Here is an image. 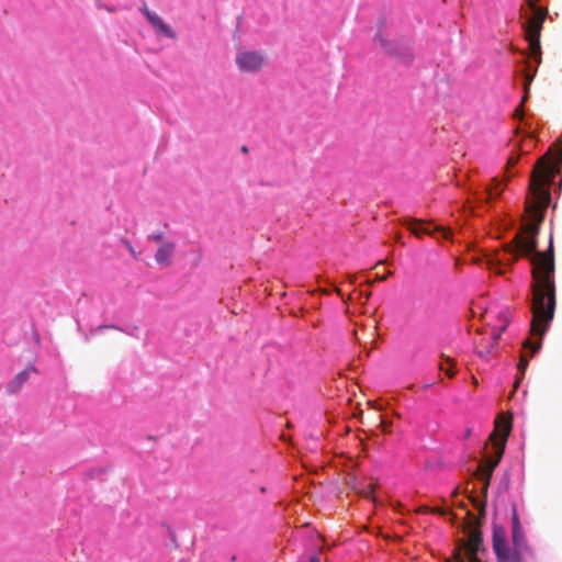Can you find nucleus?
Listing matches in <instances>:
<instances>
[{
  "label": "nucleus",
  "mask_w": 562,
  "mask_h": 562,
  "mask_svg": "<svg viewBox=\"0 0 562 562\" xmlns=\"http://www.w3.org/2000/svg\"><path fill=\"white\" fill-rule=\"evenodd\" d=\"M428 510H429V508L427 506L420 507L418 509L419 513H427Z\"/></svg>",
  "instance_id": "obj_30"
},
{
  "label": "nucleus",
  "mask_w": 562,
  "mask_h": 562,
  "mask_svg": "<svg viewBox=\"0 0 562 562\" xmlns=\"http://www.w3.org/2000/svg\"><path fill=\"white\" fill-rule=\"evenodd\" d=\"M527 367H528V358L525 355H522L520 357L519 362H518L517 369L524 375L525 374V370H526Z\"/></svg>",
  "instance_id": "obj_22"
},
{
  "label": "nucleus",
  "mask_w": 562,
  "mask_h": 562,
  "mask_svg": "<svg viewBox=\"0 0 562 562\" xmlns=\"http://www.w3.org/2000/svg\"><path fill=\"white\" fill-rule=\"evenodd\" d=\"M471 502L472 504L474 505V507L479 510V514L480 516L484 517L485 516V507H486V502H480L476 497H471Z\"/></svg>",
  "instance_id": "obj_19"
},
{
  "label": "nucleus",
  "mask_w": 562,
  "mask_h": 562,
  "mask_svg": "<svg viewBox=\"0 0 562 562\" xmlns=\"http://www.w3.org/2000/svg\"><path fill=\"white\" fill-rule=\"evenodd\" d=\"M490 269H491L493 272H495V273H498V274H502V273H503V271H502L501 269H498V265H496V263H493V265L491 266V268H490Z\"/></svg>",
  "instance_id": "obj_26"
},
{
  "label": "nucleus",
  "mask_w": 562,
  "mask_h": 562,
  "mask_svg": "<svg viewBox=\"0 0 562 562\" xmlns=\"http://www.w3.org/2000/svg\"><path fill=\"white\" fill-rule=\"evenodd\" d=\"M380 426L383 428L384 431H387L389 427H391V423H386V422L382 420L380 423Z\"/></svg>",
  "instance_id": "obj_27"
},
{
  "label": "nucleus",
  "mask_w": 562,
  "mask_h": 562,
  "mask_svg": "<svg viewBox=\"0 0 562 562\" xmlns=\"http://www.w3.org/2000/svg\"><path fill=\"white\" fill-rule=\"evenodd\" d=\"M375 40L387 54L401 56V47L396 43L390 41L383 33H376Z\"/></svg>",
  "instance_id": "obj_12"
},
{
  "label": "nucleus",
  "mask_w": 562,
  "mask_h": 562,
  "mask_svg": "<svg viewBox=\"0 0 562 562\" xmlns=\"http://www.w3.org/2000/svg\"><path fill=\"white\" fill-rule=\"evenodd\" d=\"M175 250L176 244L173 241H162L155 254L156 262L165 267L170 266Z\"/></svg>",
  "instance_id": "obj_7"
},
{
  "label": "nucleus",
  "mask_w": 562,
  "mask_h": 562,
  "mask_svg": "<svg viewBox=\"0 0 562 562\" xmlns=\"http://www.w3.org/2000/svg\"><path fill=\"white\" fill-rule=\"evenodd\" d=\"M517 157H512L509 160H508V165L509 166H514L516 162H517Z\"/></svg>",
  "instance_id": "obj_28"
},
{
  "label": "nucleus",
  "mask_w": 562,
  "mask_h": 562,
  "mask_svg": "<svg viewBox=\"0 0 562 562\" xmlns=\"http://www.w3.org/2000/svg\"><path fill=\"white\" fill-rule=\"evenodd\" d=\"M525 79H526V80H525V85H524L525 95H524V98H522V100H521V103L518 105V108H517V109L515 110V112H514V116H515L516 119H519V120H521V119L524 117V109H522V106H524V102H525V101L527 100V98H528V93H529V85H530V82H531V80H532V76H531V75H526V78H525Z\"/></svg>",
  "instance_id": "obj_16"
},
{
  "label": "nucleus",
  "mask_w": 562,
  "mask_h": 562,
  "mask_svg": "<svg viewBox=\"0 0 562 562\" xmlns=\"http://www.w3.org/2000/svg\"><path fill=\"white\" fill-rule=\"evenodd\" d=\"M492 183L493 186H488L485 190L486 196L482 199L483 202H490L491 200L496 199L504 190V186H501V182L497 179H493Z\"/></svg>",
  "instance_id": "obj_15"
},
{
  "label": "nucleus",
  "mask_w": 562,
  "mask_h": 562,
  "mask_svg": "<svg viewBox=\"0 0 562 562\" xmlns=\"http://www.w3.org/2000/svg\"><path fill=\"white\" fill-rule=\"evenodd\" d=\"M548 10L532 5V15L528 20L527 35L540 36L542 24L546 20Z\"/></svg>",
  "instance_id": "obj_6"
},
{
  "label": "nucleus",
  "mask_w": 562,
  "mask_h": 562,
  "mask_svg": "<svg viewBox=\"0 0 562 562\" xmlns=\"http://www.w3.org/2000/svg\"><path fill=\"white\" fill-rule=\"evenodd\" d=\"M493 549L496 555H501L507 549L506 530L502 526H494L493 529Z\"/></svg>",
  "instance_id": "obj_10"
},
{
  "label": "nucleus",
  "mask_w": 562,
  "mask_h": 562,
  "mask_svg": "<svg viewBox=\"0 0 562 562\" xmlns=\"http://www.w3.org/2000/svg\"><path fill=\"white\" fill-rule=\"evenodd\" d=\"M524 347L531 349L530 357H532L540 349L541 342L538 341V342L532 344L530 340H526L525 344H524Z\"/></svg>",
  "instance_id": "obj_20"
},
{
  "label": "nucleus",
  "mask_w": 562,
  "mask_h": 562,
  "mask_svg": "<svg viewBox=\"0 0 562 562\" xmlns=\"http://www.w3.org/2000/svg\"><path fill=\"white\" fill-rule=\"evenodd\" d=\"M512 429V415L510 414H501L495 420V428L490 436V439L493 441L494 447L496 448V457L495 459H490L483 465H480L477 469V474L481 477H488L491 480L492 473L494 469L499 463L505 445L507 441V437Z\"/></svg>",
  "instance_id": "obj_2"
},
{
  "label": "nucleus",
  "mask_w": 562,
  "mask_h": 562,
  "mask_svg": "<svg viewBox=\"0 0 562 562\" xmlns=\"http://www.w3.org/2000/svg\"><path fill=\"white\" fill-rule=\"evenodd\" d=\"M319 291H321L323 294H328V290H326V289H322V290H319Z\"/></svg>",
  "instance_id": "obj_36"
},
{
  "label": "nucleus",
  "mask_w": 562,
  "mask_h": 562,
  "mask_svg": "<svg viewBox=\"0 0 562 562\" xmlns=\"http://www.w3.org/2000/svg\"><path fill=\"white\" fill-rule=\"evenodd\" d=\"M241 151H243V153H247V151H248L247 147H246V146H244V147L241 148Z\"/></svg>",
  "instance_id": "obj_37"
},
{
  "label": "nucleus",
  "mask_w": 562,
  "mask_h": 562,
  "mask_svg": "<svg viewBox=\"0 0 562 562\" xmlns=\"http://www.w3.org/2000/svg\"><path fill=\"white\" fill-rule=\"evenodd\" d=\"M437 513L441 514V515H445L446 512L445 510H441V509H435Z\"/></svg>",
  "instance_id": "obj_35"
},
{
  "label": "nucleus",
  "mask_w": 562,
  "mask_h": 562,
  "mask_svg": "<svg viewBox=\"0 0 562 562\" xmlns=\"http://www.w3.org/2000/svg\"><path fill=\"white\" fill-rule=\"evenodd\" d=\"M352 488L362 497H367V498H372V501L375 502V498L372 496L373 492L375 491L376 488V483H368V484H363V483H358V482H355L352 484Z\"/></svg>",
  "instance_id": "obj_13"
},
{
  "label": "nucleus",
  "mask_w": 562,
  "mask_h": 562,
  "mask_svg": "<svg viewBox=\"0 0 562 562\" xmlns=\"http://www.w3.org/2000/svg\"><path fill=\"white\" fill-rule=\"evenodd\" d=\"M525 549H516L515 547L513 550L507 548L501 555H497L498 562H522L521 553Z\"/></svg>",
  "instance_id": "obj_14"
},
{
  "label": "nucleus",
  "mask_w": 562,
  "mask_h": 562,
  "mask_svg": "<svg viewBox=\"0 0 562 562\" xmlns=\"http://www.w3.org/2000/svg\"><path fill=\"white\" fill-rule=\"evenodd\" d=\"M442 361L440 362L439 370L443 371L449 378H453L456 371L453 370L454 362L449 357H442Z\"/></svg>",
  "instance_id": "obj_18"
},
{
  "label": "nucleus",
  "mask_w": 562,
  "mask_h": 562,
  "mask_svg": "<svg viewBox=\"0 0 562 562\" xmlns=\"http://www.w3.org/2000/svg\"><path fill=\"white\" fill-rule=\"evenodd\" d=\"M349 281L350 283H355L356 282V277L355 276H349Z\"/></svg>",
  "instance_id": "obj_32"
},
{
  "label": "nucleus",
  "mask_w": 562,
  "mask_h": 562,
  "mask_svg": "<svg viewBox=\"0 0 562 562\" xmlns=\"http://www.w3.org/2000/svg\"><path fill=\"white\" fill-rule=\"evenodd\" d=\"M479 355L482 357V358H488L491 355H492V350L491 349H482L479 351Z\"/></svg>",
  "instance_id": "obj_25"
},
{
  "label": "nucleus",
  "mask_w": 562,
  "mask_h": 562,
  "mask_svg": "<svg viewBox=\"0 0 562 562\" xmlns=\"http://www.w3.org/2000/svg\"><path fill=\"white\" fill-rule=\"evenodd\" d=\"M386 279V277H376L375 280L376 281H384Z\"/></svg>",
  "instance_id": "obj_33"
},
{
  "label": "nucleus",
  "mask_w": 562,
  "mask_h": 562,
  "mask_svg": "<svg viewBox=\"0 0 562 562\" xmlns=\"http://www.w3.org/2000/svg\"><path fill=\"white\" fill-rule=\"evenodd\" d=\"M334 291L338 294V295H341V291L339 288H335Z\"/></svg>",
  "instance_id": "obj_34"
},
{
  "label": "nucleus",
  "mask_w": 562,
  "mask_h": 562,
  "mask_svg": "<svg viewBox=\"0 0 562 562\" xmlns=\"http://www.w3.org/2000/svg\"><path fill=\"white\" fill-rule=\"evenodd\" d=\"M147 238L149 240H153L155 243H158L159 245L165 241L164 240V233L162 232H157V233H153L150 235L147 236Z\"/></svg>",
  "instance_id": "obj_21"
},
{
  "label": "nucleus",
  "mask_w": 562,
  "mask_h": 562,
  "mask_svg": "<svg viewBox=\"0 0 562 562\" xmlns=\"http://www.w3.org/2000/svg\"><path fill=\"white\" fill-rule=\"evenodd\" d=\"M362 295V293H360ZM371 292L363 293L364 302L369 300Z\"/></svg>",
  "instance_id": "obj_29"
},
{
  "label": "nucleus",
  "mask_w": 562,
  "mask_h": 562,
  "mask_svg": "<svg viewBox=\"0 0 562 562\" xmlns=\"http://www.w3.org/2000/svg\"><path fill=\"white\" fill-rule=\"evenodd\" d=\"M265 64V57L258 52H243L236 57V65L243 72L259 71Z\"/></svg>",
  "instance_id": "obj_4"
},
{
  "label": "nucleus",
  "mask_w": 562,
  "mask_h": 562,
  "mask_svg": "<svg viewBox=\"0 0 562 562\" xmlns=\"http://www.w3.org/2000/svg\"><path fill=\"white\" fill-rule=\"evenodd\" d=\"M498 316H499L501 324L494 325V327H493V344H492L491 348H493L494 346L497 345L502 333L507 328V326L509 324V314H508L507 310L501 311Z\"/></svg>",
  "instance_id": "obj_11"
},
{
  "label": "nucleus",
  "mask_w": 562,
  "mask_h": 562,
  "mask_svg": "<svg viewBox=\"0 0 562 562\" xmlns=\"http://www.w3.org/2000/svg\"><path fill=\"white\" fill-rule=\"evenodd\" d=\"M140 11L144 13V15L148 20V22L153 25V27L158 33H160L164 36L169 37V38H176L177 37L176 32L168 24H166L164 22V20L158 14H156L155 12H151L147 8V5L144 4L143 8L140 9Z\"/></svg>",
  "instance_id": "obj_5"
},
{
  "label": "nucleus",
  "mask_w": 562,
  "mask_h": 562,
  "mask_svg": "<svg viewBox=\"0 0 562 562\" xmlns=\"http://www.w3.org/2000/svg\"><path fill=\"white\" fill-rule=\"evenodd\" d=\"M403 224L417 238H420L423 235L435 236V233H441L442 237L446 239H449L451 236V232L448 228L440 225H436L434 228H429L426 226L428 223L423 220L407 218L403 222Z\"/></svg>",
  "instance_id": "obj_3"
},
{
  "label": "nucleus",
  "mask_w": 562,
  "mask_h": 562,
  "mask_svg": "<svg viewBox=\"0 0 562 562\" xmlns=\"http://www.w3.org/2000/svg\"><path fill=\"white\" fill-rule=\"evenodd\" d=\"M512 541L516 549H526L525 536L516 509L512 514Z\"/></svg>",
  "instance_id": "obj_8"
},
{
  "label": "nucleus",
  "mask_w": 562,
  "mask_h": 562,
  "mask_svg": "<svg viewBox=\"0 0 562 562\" xmlns=\"http://www.w3.org/2000/svg\"><path fill=\"white\" fill-rule=\"evenodd\" d=\"M310 562H319L317 557H311Z\"/></svg>",
  "instance_id": "obj_31"
},
{
  "label": "nucleus",
  "mask_w": 562,
  "mask_h": 562,
  "mask_svg": "<svg viewBox=\"0 0 562 562\" xmlns=\"http://www.w3.org/2000/svg\"><path fill=\"white\" fill-rule=\"evenodd\" d=\"M554 178V167L548 158V155L541 157L536 164L531 173L529 191L531 200H527L526 211L530 221L522 226L520 233L516 234L513 244L507 245L506 251L514 254L513 261L518 259L516 255L530 258L532 265V319L530 333L540 338L547 331V328L554 317L555 311V263L552 239L549 248L541 252L537 250L536 236L539 232L540 223L543 220V211L548 207L551 195L549 186Z\"/></svg>",
  "instance_id": "obj_1"
},
{
  "label": "nucleus",
  "mask_w": 562,
  "mask_h": 562,
  "mask_svg": "<svg viewBox=\"0 0 562 562\" xmlns=\"http://www.w3.org/2000/svg\"><path fill=\"white\" fill-rule=\"evenodd\" d=\"M122 243L127 248L128 252L135 258H138V254L135 251L134 247L131 245V243L127 239H122Z\"/></svg>",
  "instance_id": "obj_23"
},
{
  "label": "nucleus",
  "mask_w": 562,
  "mask_h": 562,
  "mask_svg": "<svg viewBox=\"0 0 562 562\" xmlns=\"http://www.w3.org/2000/svg\"><path fill=\"white\" fill-rule=\"evenodd\" d=\"M36 372L37 371H36L35 367H33V366H30L26 369H24L23 371L19 372L12 379V381L9 383L8 392L10 394L18 393L22 389L23 384L29 380L30 374L31 373H36Z\"/></svg>",
  "instance_id": "obj_9"
},
{
  "label": "nucleus",
  "mask_w": 562,
  "mask_h": 562,
  "mask_svg": "<svg viewBox=\"0 0 562 562\" xmlns=\"http://www.w3.org/2000/svg\"><path fill=\"white\" fill-rule=\"evenodd\" d=\"M480 479L483 481V486L481 488V492L483 494L484 497H486L487 495V490H488V486H490V479L488 477H481Z\"/></svg>",
  "instance_id": "obj_24"
},
{
  "label": "nucleus",
  "mask_w": 562,
  "mask_h": 562,
  "mask_svg": "<svg viewBox=\"0 0 562 562\" xmlns=\"http://www.w3.org/2000/svg\"><path fill=\"white\" fill-rule=\"evenodd\" d=\"M529 41V48L531 50V55L536 59H540L541 48H540V36L536 35H527Z\"/></svg>",
  "instance_id": "obj_17"
}]
</instances>
